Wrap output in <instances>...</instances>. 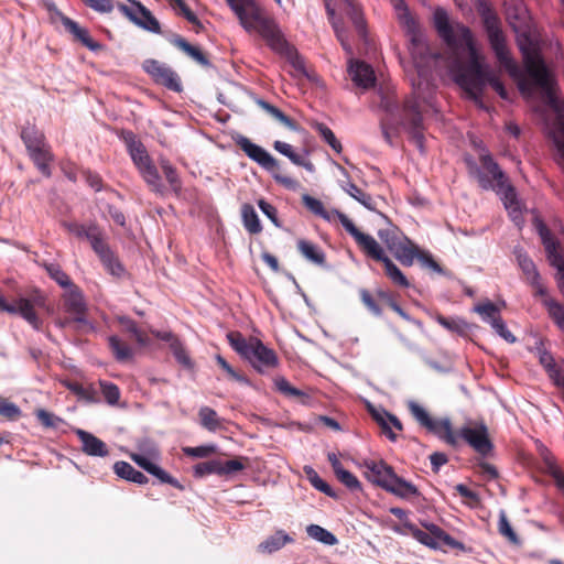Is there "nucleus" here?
<instances>
[{
    "label": "nucleus",
    "instance_id": "obj_2",
    "mask_svg": "<svg viewBox=\"0 0 564 564\" xmlns=\"http://www.w3.org/2000/svg\"><path fill=\"white\" fill-rule=\"evenodd\" d=\"M226 2L247 32H258L272 51L289 59L295 72L305 74L303 61L296 51L289 45L274 20L265 17L254 0H226Z\"/></svg>",
    "mask_w": 564,
    "mask_h": 564
},
{
    "label": "nucleus",
    "instance_id": "obj_10",
    "mask_svg": "<svg viewBox=\"0 0 564 564\" xmlns=\"http://www.w3.org/2000/svg\"><path fill=\"white\" fill-rule=\"evenodd\" d=\"M400 123L409 133L412 142L420 150L424 151V123L417 97H411L404 101L400 117Z\"/></svg>",
    "mask_w": 564,
    "mask_h": 564
},
{
    "label": "nucleus",
    "instance_id": "obj_34",
    "mask_svg": "<svg viewBox=\"0 0 564 564\" xmlns=\"http://www.w3.org/2000/svg\"><path fill=\"white\" fill-rule=\"evenodd\" d=\"M297 249L308 261L323 265L325 263V253L311 241L301 239L297 241Z\"/></svg>",
    "mask_w": 564,
    "mask_h": 564
},
{
    "label": "nucleus",
    "instance_id": "obj_27",
    "mask_svg": "<svg viewBox=\"0 0 564 564\" xmlns=\"http://www.w3.org/2000/svg\"><path fill=\"white\" fill-rule=\"evenodd\" d=\"M514 256H516L518 265L522 270L528 282L531 285L538 284V280H540V274L535 268L534 262L529 258V256L520 247L514 248Z\"/></svg>",
    "mask_w": 564,
    "mask_h": 564
},
{
    "label": "nucleus",
    "instance_id": "obj_63",
    "mask_svg": "<svg viewBox=\"0 0 564 564\" xmlns=\"http://www.w3.org/2000/svg\"><path fill=\"white\" fill-rule=\"evenodd\" d=\"M273 148L279 153H281V154L285 155L286 158H289L292 163H294V164H301L302 163L301 160H300L301 154L294 152V150H293L291 144L278 140V141H274Z\"/></svg>",
    "mask_w": 564,
    "mask_h": 564
},
{
    "label": "nucleus",
    "instance_id": "obj_13",
    "mask_svg": "<svg viewBox=\"0 0 564 564\" xmlns=\"http://www.w3.org/2000/svg\"><path fill=\"white\" fill-rule=\"evenodd\" d=\"M118 9L139 28L152 33L161 32L160 22L151 13V11L140 2L133 1L131 7L119 3Z\"/></svg>",
    "mask_w": 564,
    "mask_h": 564
},
{
    "label": "nucleus",
    "instance_id": "obj_55",
    "mask_svg": "<svg viewBox=\"0 0 564 564\" xmlns=\"http://www.w3.org/2000/svg\"><path fill=\"white\" fill-rule=\"evenodd\" d=\"M63 226L67 229L68 232L73 234L79 239H87L90 236V230H93V226H98L96 223L91 221L88 225H82L78 223H63Z\"/></svg>",
    "mask_w": 564,
    "mask_h": 564
},
{
    "label": "nucleus",
    "instance_id": "obj_57",
    "mask_svg": "<svg viewBox=\"0 0 564 564\" xmlns=\"http://www.w3.org/2000/svg\"><path fill=\"white\" fill-rule=\"evenodd\" d=\"M148 473L158 478L161 484H169L180 490L184 489V487L180 484L177 479L169 475L164 469H162L160 466L155 464L151 467V469Z\"/></svg>",
    "mask_w": 564,
    "mask_h": 564
},
{
    "label": "nucleus",
    "instance_id": "obj_30",
    "mask_svg": "<svg viewBox=\"0 0 564 564\" xmlns=\"http://www.w3.org/2000/svg\"><path fill=\"white\" fill-rule=\"evenodd\" d=\"M113 470H115L116 475L122 479H126V480H129V481H132V482H135L139 485H143V484L148 482V477L143 473L137 470L132 465H130L127 462H117L113 465Z\"/></svg>",
    "mask_w": 564,
    "mask_h": 564
},
{
    "label": "nucleus",
    "instance_id": "obj_22",
    "mask_svg": "<svg viewBox=\"0 0 564 564\" xmlns=\"http://www.w3.org/2000/svg\"><path fill=\"white\" fill-rule=\"evenodd\" d=\"M393 6L398 14V19L402 25H404L408 32L412 35V43L417 46L420 45V32L417 24L411 15L404 0H393Z\"/></svg>",
    "mask_w": 564,
    "mask_h": 564
},
{
    "label": "nucleus",
    "instance_id": "obj_45",
    "mask_svg": "<svg viewBox=\"0 0 564 564\" xmlns=\"http://www.w3.org/2000/svg\"><path fill=\"white\" fill-rule=\"evenodd\" d=\"M20 315L36 330L41 329L42 321L28 299H20Z\"/></svg>",
    "mask_w": 564,
    "mask_h": 564
},
{
    "label": "nucleus",
    "instance_id": "obj_11",
    "mask_svg": "<svg viewBox=\"0 0 564 564\" xmlns=\"http://www.w3.org/2000/svg\"><path fill=\"white\" fill-rule=\"evenodd\" d=\"M63 301L66 312L72 316L70 318H67L64 324L73 325L75 328L88 326V321L86 318L87 307L79 288L74 284L66 289L63 294Z\"/></svg>",
    "mask_w": 564,
    "mask_h": 564
},
{
    "label": "nucleus",
    "instance_id": "obj_44",
    "mask_svg": "<svg viewBox=\"0 0 564 564\" xmlns=\"http://www.w3.org/2000/svg\"><path fill=\"white\" fill-rule=\"evenodd\" d=\"M380 262L383 263L387 276L394 284L402 286V288L409 286V281H408L406 276L401 272V270L388 257H386Z\"/></svg>",
    "mask_w": 564,
    "mask_h": 564
},
{
    "label": "nucleus",
    "instance_id": "obj_56",
    "mask_svg": "<svg viewBox=\"0 0 564 564\" xmlns=\"http://www.w3.org/2000/svg\"><path fill=\"white\" fill-rule=\"evenodd\" d=\"M35 414L40 423L47 429H58L64 424V420L62 417L44 409L37 410Z\"/></svg>",
    "mask_w": 564,
    "mask_h": 564
},
{
    "label": "nucleus",
    "instance_id": "obj_59",
    "mask_svg": "<svg viewBox=\"0 0 564 564\" xmlns=\"http://www.w3.org/2000/svg\"><path fill=\"white\" fill-rule=\"evenodd\" d=\"M316 130L321 134V137L324 139V141L337 153L341 151V144L336 139L334 132L324 123H317Z\"/></svg>",
    "mask_w": 564,
    "mask_h": 564
},
{
    "label": "nucleus",
    "instance_id": "obj_51",
    "mask_svg": "<svg viewBox=\"0 0 564 564\" xmlns=\"http://www.w3.org/2000/svg\"><path fill=\"white\" fill-rule=\"evenodd\" d=\"M544 305L555 324L564 330V307L552 299H545Z\"/></svg>",
    "mask_w": 564,
    "mask_h": 564
},
{
    "label": "nucleus",
    "instance_id": "obj_54",
    "mask_svg": "<svg viewBox=\"0 0 564 564\" xmlns=\"http://www.w3.org/2000/svg\"><path fill=\"white\" fill-rule=\"evenodd\" d=\"M274 384H275L276 390L286 397L296 398V399L306 397L305 392L291 386L290 382L283 377L276 378L274 380Z\"/></svg>",
    "mask_w": 564,
    "mask_h": 564
},
{
    "label": "nucleus",
    "instance_id": "obj_26",
    "mask_svg": "<svg viewBox=\"0 0 564 564\" xmlns=\"http://www.w3.org/2000/svg\"><path fill=\"white\" fill-rule=\"evenodd\" d=\"M170 43L173 44L175 47L180 48L181 51H183L186 55H188L199 65L205 67L210 65L208 58L199 50V47L192 45L184 37L180 35H173L170 39Z\"/></svg>",
    "mask_w": 564,
    "mask_h": 564
},
{
    "label": "nucleus",
    "instance_id": "obj_3",
    "mask_svg": "<svg viewBox=\"0 0 564 564\" xmlns=\"http://www.w3.org/2000/svg\"><path fill=\"white\" fill-rule=\"evenodd\" d=\"M408 409L415 421L430 433L436 435L451 446H457L458 437H462L478 454L486 456L492 451V443L488 435V429L482 422H469L464 425L458 435L453 432L452 422L445 417L435 420L430 416L426 410L415 401L408 402Z\"/></svg>",
    "mask_w": 564,
    "mask_h": 564
},
{
    "label": "nucleus",
    "instance_id": "obj_7",
    "mask_svg": "<svg viewBox=\"0 0 564 564\" xmlns=\"http://www.w3.org/2000/svg\"><path fill=\"white\" fill-rule=\"evenodd\" d=\"M127 150L145 183L156 193L163 192V184L156 166L152 163L145 147L131 131L122 132Z\"/></svg>",
    "mask_w": 564,
    "mask_h": 564
},
{
    "label": "nucleus",
    "instance_id": "obj_14",
    "mask_svg": "<svg viewBox=\"0 0 564 564\" xmlns=\"http://www.w3.org/2000/svg\"><path fill=\"white\" fill-rule=\"evenodd\" d=\"M343 218V227L354 237L357 245L367 256L377 261H381L387 257L372 236L361 232L348 217Z\"/></svg>",
    "mask_w": 564,
    "mask_h": 564
},
{
    "label": "nucleus",
    "instance_id": "obj_31",
    "mask_svg": "<svg viewBox=\"0 0 564 564\" xmlns=\"http://www.w3.org/2000/svg\"><path fill=\"white\" fill-rule=\"evenodd\" d=\"M88 241L99 259H102L112 252L106 241V235L99 226H93Z\"/></svg>",
    "mask_w": 564,
    "mask_h": 564
},
{
    "label": "nucleus",
    "instance_id": "obj_50",
    "mask_svg": "<svg viewBox=\"0 0 564 564\" xmlns=\"http://www.w3.org/2000/svg\"><path fill=\"white\" fill-rule=\"evenodd\" d=\"M212 474L221 476L220 459H210L198 463L194 467V475L196 477H204Z\"/></svg>",
    "mask_w": 564,
    "mask_h": 564
},
{
    "label": "nucleus",
    "instance_id": "obj_53",
    "mask_svg": "<svg viewBox=\"0 0 564 564\" xmlns=\"http://www.w3.org/2000/svg\"><path fill=\"white\" fill-rule=\"evenodd\" d=\"M105 269L113 276L120 278L124 274V268L112 251L105 258L100 259Z\"/></svg>",
    "mask_w": 564,
    "mask_h": 564
},
{
    "label": "nucleus",
    "instance_id": "obj_64",
    "mask_svg": "<svg viewBox=\"0 0 564 564\" xmlns=\"http://www.w3.org/2000/svg\"><path fill=\"white\" fill-rule=\"evenodd\" d=\"M216 449V445H202L196 447H184L183 452L187 456L202 458L212 455Z\"/></svg>",
    "mask_w": 564,
    "mask_h": 564
},
{
    "label": "nucleus",
    "instance_id": "obj_43",
    "mask_svg": "<svg viewBox=\"0 0 564 564\" xmlns=\"http://www.w3.org/2000/svg\"><path fill=\"white\" fill-rule=\"evenodd\" d=\"M474 311L480 315L484 322L490 325L500 318L499 307L490 301L476 305Z\"/></svg>",
    "mask_w": 564,
    "mask_h": 564
},
{
    "label": "nucleus",
    "instance_id": "obj_19",
    "mask_svg": "<svg viewBox=\"0 0 564 564\" xmlns=\"http://www.w3.org/2000/svg\"><path fill=\"white\" fill-rule=\"evenodd\" d=\"M348 73L350 79L364 89L370 88L376 83V76L372 67L360 61H350Z\"/></svg>",
    "mask_w": 564,
    "mask_h": 564
},
{
    "label": "nucleus",
    "instance_id": "obj_39",
    "mask_svg": "<svg viewBox=\"0 0 564 564\" xmlns=\"http://www.w3.org/2000/svg\"><path fill=\"white\" fill-rule=\"evenodd\" d=\"M303 470H304V474H305L307 480L311 482V485L315 489L325 494L328 497H332V498L336 497V494L333 490V488L318 476V474L312 466L306 465V466H304Z\"/></svg>",
    "mask_w": 564,
    "mask_h": 564
},
{
    "label": "nucleus",
    "instance_id": "obj_28",
    "mask_svg": "<svg viewBox=\"0 0 564 564\" xmlns=\"http://www.w3.org/2000/svg\"><path fill=\"white\" fill-rule=\"evenodd\" d=\"M393 479L394 480L389 487L388 492L406 500L420 497L419 489L412 482L405 480L404 478L398 475Z\"/></svg>",
    "mask_w": 564,
    "mask_h": 564
},
{
    "label": "nucleus",
    "instance_id": "obj_36",
    "mask_svg": "<svg viewBox=\"0 0 564 564\" xmlns=\"http://www.w3.org/2000/svg\"><path fill=\"white\" fill-rule=\"evenodd\" d=\"M242 223L251 235H257L262 231V226L256 209L250 204H243L241 207Z\"/></svg>",
    "mask_w": 564,
    "mask_h": 564
},
{
    "label": "nucleus",
    "instance_id": "obj_29",
    "mask_svg": "<svg viewBox=\"0 0 564 564\" xmlns=\"http://www.w3.org/2000/svg\"><path fill=\"white\" fill-rule=\"evenodd\" d=\"M291 542H293V539L284 531L279 530L274 534L268 536L263 542H261L258 547L260 552L271 554Z\"/></svg>",
    "mask_w": 564,
    "mask_h": 564
},
{
    "label": "nucleus",
    "instance_id": "obj_18",
    "mask_svg": "<svg viewBox=\"0 0 564 564\" xmlns=\"http://www.w3.org/2000/svg\"><path fill=\"white\" fill-rule=\"evenodd\" d=\"M338 7L343 14L349 19L360 40L367 37V26L362 12L355 0H338Z\"/></svg>",
    "mask_w": 564,
    "mask_h": 564
},
{
    "label": "nucleus",
    "instance_id": "obj_21",
    "mask_svg": "<svg viewBox=\"0 0 564 564\" xmlns=\"http://www.w3.org/2000/svg\"><path fill=\"white\" fill-rule=\"evenodd\" d=\"M302 202L311 213L322 217L323 219L329 223L334 221L335 219H338L343 225V217H347L344 213L337 209L326 210L323 203L319 199L312 197L311 195H303Z\"/></svg>",
    "mask_w": 564,
    "mask_h": 564
},
{
    "label": "nucleus",
    "instance_id": "obj_5",
    "mask_svg": "<svg viewBox=\"0 0 564 564\" xmlns=\"http://www.w3.org/2000/svg\"><path fill=\"white\" fill-rule=\"evenodd\" d=\"M455 82L481 108L484 107L482 93L487 85H490L502 99L509 100V93L496 74L475 58L457 72Z\"/></svg>",
    "mask_w": 564,
    "mask_h": 564
},
{
    "label": "nucleus",
    "instance_id": "obj_9",
    "mask_svg": "<svg viewBox=\"0 0 564 564\" xmlns=\"http://www.w3.org/2000/svg\"><path fill=\"white\" fill-rule=\"evenodd\" d=\"M427 531H423L414 525L410 521H405L403 523V529L411 533L412 536L417 540L420 543L437 550L443 546H448L451 549L464 550L465 546L462 542L455 540L449 534H447L442 528L433 523H424L423 524Z\"/></svg>",
    "mask_w": 564,
    "mask_h": 564
},
{
    "label": "nucleus",
    "instance_id": "obj_46",
    "mask_svg": "<svg viewBox=\"0 0 564 564\" xmlns=\"http://www.w3.org/2000/svg\"><path fill=\"white\" fill-rule=\"evenodd\" d=\"M45 270L51 279H53L63 289L74 285L70 278L62 270L57 263H45Z\"/></svg>",
    "mask_w": 564,
    "mask_h": 564
},
{
    "label": "nucleus",
    "instance_id": "obj_4",
    "mask_svg": "<svg viewBox=\"0 0 564 564\" xmlns=\"http://www.w3.org/2000/svg\"><path fill=\"white\" fill-rule=\"evenodd\" d=\"M480 163L481 169L476 171L479 186L482 189L496 192L500 196L511 220L520 226L523 223L522 207L514 186L509 183L506 173L490 155H481Z\"/></svg>",
    "mask_w": 564,
    "mask_h": 564
},
{
    "label": "nucleus",
    "instance_id": "obj_16",
    "mask_svg": "<svg viewBox=\"0 0 564 564\" xmlns=\"http://www.w3.org/2000/svg\"><path fill=\"white\" fill-rule=\"evenodd\" d=\"M365 467L367 469L365 473L367 478L388 491L394 480L393 478L397 477L394 469L383 460L365 462Z\"/></svg>",
    "mask_w": 564,
    "mask_h": 564
},
{
    "label": "nucleus",
    "instance_id": "obj_6",
    "mask_svg": "<svg viewBox=\"0 0 564 564\" xmlns=\"http://www.w3.org/2000/svg\"><path fill=\"white\" fill-rule=\"evenodd\" d=\"M434 25L438 35L453 52H476L470 30L462 23L452 24L444 9L435 10Z\"/></svg>",
    "mask_w": 564,
    "mask_h": 564
},
{
    "label": "nucleus",
    "instance_id": "obj_35",
    "mask_svg": "<svg viewBox=\"0 0 564 564\" xmlns=\"http://www.w3.org/2000/svg\"><path fill=\"white\" fill-rule=\"evenodd\" d=\"M200 425L210 431L215 432L223 427L224 420L220 419L217 412L209 406H202L198 411Z\"/></svg>",
    "mask_w": 564,
    "mask_h": 564
},
{
    "label": "nucleus",
    "instance_id": "obj_37",
    "mask_svg": "<svg viewBox=\"0 0 564 564\" xmlns=\"http://www.w3.org/2000/svg\"><path fill=\"white\" fill-rule=\"evenodd\" d=\"M108 341L115 358L119 362H126L132 359L133 349L128 344L122 341L118 336H110Z\"/></svg>",
    "mask_w": 564,
    "mask_h": 564
},
{
    "label": "nucleus",
    "instance_id": "obj_20",
    "mask_svg": "<svg viewBox=\"0 0 564 564\" xmlns=\"http://www.w3.org/2000/svg\"><path fill=\"white\" fill-rule=\"evenodd\" d=\"M75 434L82 442V451L89 456L105 457L109 454L107 445L94 434L76 429Z\"/></svg>",
    "mask_w": 564,
    "mask_h": 564
},
{
    "label": "nucleus",
    "instance_id": "obj_61",
    "mask_svg": "<svg viewBox=\"0 0 564 564\" xmlns=\"http://www.w3.org/2000/svg\"><path fill=\"white\" fill-rule=\"evenodd\" d=\"M499 533L509 539L512 543H518V536L514 533L511 524L506 516L505 511H500L499 513V523H498Z\"/></svg>",
    "mask_w": 564,
    "mask_h": 564
},
{
    "label": "nucleus",
    "instance_id": "obj_1",
    "mask_svg": "<svg viewBox=\"0 0 564 564\" xmlns=\"http://www.w3.org/2000/svg\"><path fill=\"white\" fill-rule=\"evenodd\" d=\"M480 15L489 44L500 66L511 77L519 79L518 87L521 94L532 97L534 91L539 90L549 106L558 109V99L555 94L556 83L544 62L520 45L525 57V75L522 76L518 64L510 56L507 48L506 37L498 15L488 8L484 9Z\"/></svg>",
    "mask_w": 564,
    "mask_h": 564
},
{
    "label": "nucleus",
    "instance_id": "obj_52",
    "mask_svg": "<svg viewBox=\"0 0 564 564\" xmlns=\"http://www.w3.org/2000/svg\"><path fill=\"white\" fill-rule=\"evenodd\" d=\"M336 478L346 486L350 491L361 490V484L358 478L344 467L334 473Z\"/></svg>",
    "mask_w": 564,
    "mask_h": 564
},
{
    "label": "nucleus",
    "instance_id": "obj_42",
    "mask_svg": "<svg viewBox=\"0 0 564 564\" xmlns=\"http://www.w3.org/2000/svg\"><path fill=\"white\" fill-rule=\"evenodd\" d=\"M306 532L310 538L326 545H335L338 542L337 538L332 532L318 524H310L306 528Z\"/></svg>",
    "mask_w": 564,
    "mask_h": 564
},
{
    "label": "nucleus",
    "instance_id": "obj_41",
    "mask_svg": "<svg viewBox=\"0 0 564 564\" xmlns=\"http://www.w3.org/2000/svg\"><path fill=\"white\" fill-rule=\"evenodd\" d=\"M34 164L37 166L40 172L45 175H51V170L48 166V162L51 161V154L45 149V147L36 148L34 150L28 151Z\"/></svg>",
    "mask_w": 564,
    "mask_h": 564
},
{
    "label": "nucleus",
    "instance_id": "obj_58",
    "mask_svg": "<svg viewBox=\"0 0 564 564\" xmlns=\"http://www.w3.org/2000/svg\"><path fill=\"white\" fill-rule=\"evenodd\" d=\"M161 169L165 175L166 181L173 188V191H175V192L180 191L181 181L176 173V170L171 165V163L167 160L162 159L161 160Z\"/></svg>",
    "mask_w": 564,
    "mask_h": 564
},
{
    "label": "nucleus",
    "instance_id": "obj_32",
    "mask_svg": "<svg viewBox=\"0 0 564 564\" xmlns=\"http://www.w3.org/2000/svg\"><path fill=\"white\" fill-rule=\"evenodd\" d=\"M256 104L261 108L263 109L268 115H270L273 119H275L276 121H279L281 124H283L284 127H286L288 129L292 130V131H297L299 130V126L297 123L292 120L290 117H288L286 115H284L279 108H276L275 106L271 105L270 102L263 100V99H257L256 100Z\"/></svg>",
    "mask_w": 564,
    "mask_h": 564
},
{
    "label": "nucleus",
    "instance_id": "obj_62",
    "mask_svg": "<svg viewBox=\"0 0 564 564\" xmlns=\"http://www.w3.org/2000/svg\"><path fill=\"white\" fill-rule=\"evenodd\" d=\"M171 350L178 364H181L185 368H192V360L180 340H173V344L171 345Z\"/></svg>",
    "mask_w": 564,
    "mask_h": 564
},
{
    "label": "nucleus",
    "instance_id": "obj_38",
    "mask_svg": "<svg viewBox=\"0 0 564 564\" xmlns=\"http://www.w3.org/2000/svg\"><path fill=\"white\" fill-rule=\"evenodd\" d=\"M21 138L28 151L45 147L43 133L39 131L34 126L24 127L21 131Z\"/></svg>",
    "mask_w": 564,
    "mask_h": 564
},
{
    "label": "nucleus",
    "instance_id": "obj_33",
    "mask_svg": "<svg viewBox=\"0 0 564 564\" xmlns=\"http://www.w3.org/2000/svg\"><path fill=\"white\" fill-rule=\"evenodd\" d=\"M340 187L354 199L360 203L369 210H376V202L372 197L360 189L356 184L350 181L341 182Z\"/></svg>",
    "mask_w": 564,
    "mask_h": 564
},
{
    "label": "nucleus",
    "instance_id": "obj_25",
    "mask_svg": "<svg viewBox=\"0 0 564 564\" xmlns=\"http://www.w3.org/2000/svg\"><path fill=\"white\" fill-rule=\"evenodd\" d=\"M62 24L70 34H73L77 41H79L87 48L97 51L100 47V45L89 36L86 29L80 28L77 22L73 21L68 17H62Z\"/></svg>",
    "mask_w": 564,
    "mask_h": 564
},
{
    "label": "nucleus",
    "instance_id": "obj_8",
    "mask_svg": "<svg viewBox=\"0 0 564 564\" xmlns=\"http://www.w3.org/2000/svg\"><path fill=\"white\" fill-rule=\"evenodd\" d=\"M234 141L250 160L254 161L262 169L270 172L278 183L290 189H293L296 186V181L288 175H284L281 171L279 161L262 147L251 142L250 139L242 134H237L234 137Z\"/></svg>",
    "mask_w": 564,
    "mask_h": 564
},
{
    "label": "nucleus",
    "instance_id": "obj_24",
    "mask_svg": "<svg viewBox=\"0 0 564 564\" xmlns=\"http://www.w3.org/2000/svg\"><path fill=\"white\" fill-rule=\"evenodd\" d=\"M326 11L328 19L332 23V26L335 31L336 37L340 42L343 48L348 53L352 54V47L349 43L348 32L345 28L344 21L340 18L336 17L335 9L330 6L328 1H326Z\"/></svg>",
    "mask_w": 564,
    "mask_h": 564
},
{
    "label": "nucleus",
    "instance_id": "obj_12",
    "mask_svg": "<svg viewBox=\"0 0 564 564\" xmlns=\"http://www.w3.org/2000/svg\"><path fill=\"white\" fill-rule=\"evenodd\" d=\"M143 69L156 84L162 85L174 93H181L183 90L180 76L166 64L150 58L143 62Z\"/></svg>",
    "mask_w": 564,
    "mask_h": 564
},
{
    "label": "nucleus",
    "instance_id": "obj_40",
    "mask_svg": "<svg viewBox=\"0 0 564 564\" xmlns=\"http://www.w3.org/2000/svg\"><path fill=\"white\" fill-rule=\"evenodd\" d=\"M436 321L444 328L448 329L449 332L456 333L460 336H466L470 330L469 324L458 317L448 318V317L438 315L436 317Z\"/></svg>",
    "mask_w": 564,
    "mask_h": 564
},
{
    "label": "nucleus",
    "instance_id": "obj_60",
    "mask_svg": "<svg viewBox=\"0 0 564 564\" xmlns=\"http://www.w3.org/2000/svg\"><path fill=\"white\" fill-rule=\"evenodd\" d=\"M99 383L106 401L111 405L117 404L120 398L119 388L115 383L108 381H100Z\"/></svg>",
    "mask_w": 564,
    "mask_h": 564
},
{
    "label": "nucleus",
    "instance_id": "obj_15",
    "mask_svg": "<svg viewBox=\"0 0 564 564\" xmlns=\"http://www.w3.org/2000/svg\"><path fill=\"white\" fill-rule=\"evenodd\" d=\"M252 343L253 344L245 359H247L259 372H263L264 369L275 367L278 364V357L274 350L268 348L258 338H252Z\"/></svg>",
    "mask_w": 564,
    "mask_h": 564
},
{
    "label": "nucleus",
    "instance_id": "obj_49",
    "mask_svg": "<svg viewBox=\"0 0 564 564\" xmlns=\"http://www.w3.org/2000/svg\"><path fill=\"white\" fill-rule=\"evenodd\" d=\"M67 388L76 394L79 399L85 400L89 403L98 402L97 391L93 387H84L78 382H72Z\"/></svg>",
    "mask_w": 564,
    "mask_h": 564
},
{
    "label": "nucleus",
    "instance_id": "obj_23",
    "mask_svg": "<svg viewBox=\"0 0 564 564\" xmlns=\"http://www.w3.org/2000/svg\"><path fill=\"white\" fill-rule=\"evenodd\" d=\"M390 251L405 267L413 264L414 258H417L419 251L408 238L401 239L398 243L391 241Z\"/></svg>",
    "mask_w": 564,
    "mask_h": 564
},
{
    "label": "nucleus",
    "instance_id": "obj_48",
    "mask_svg": "<svg viewBox=\"0 0 564 564\" xmlns=\"http://www.w3.org/2000/svg\"><path fill=\"white\" fill-rule=\"evenodd\" d=\"M230 346L243 358H246L252 346V338L246 339L240 333H229L227 335Z\"/></svg>",
    "mask_w": 564,
    "mask_h": 564
},
{
    "label": "nucleus",
    "instance_id": "obj_17",
    "mask_svg": "<svg viewBox=\"0 0 564 564\" xmlns=\"http://www.w3.org/2000/svg\"><path fill=\"white\" fill-rule=\"evenodd\" d=\"M536 230L544 246L549 263L556 269H564V258L558 251V242L552 237L550 229L542 221L536 223Z\"/></svg>",
    "mask_w": 564,
    "mask_h": 564
},
{
    "label": "nucleus",
    "instance_id": "obj_47",
    "mask_svg": "<svg viewBox=\"0 0 564 564\" xmlns=\"http://www.w3.org/2000/svg\"><path fill=\"white\" fill-rule=\"evenodd\" d=\"M119 323L140 346H144L148 343V336L138 327L134 321L127 316H121L119 317Z\"/></svg>",
    "mask_w": 564,
    "mask_h": 564
}]
</instances>
